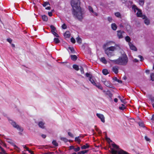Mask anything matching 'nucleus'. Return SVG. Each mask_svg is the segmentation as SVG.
<instances>
[{
	"label": "nucleus",
	"mask_w": 154,
	"mask_h": 154,
	"mask_svg": "<svg viewBox=\"0 0 154 154\" xmlns=\"http://www.w3.org/2000/svg\"><path fill=\"white\" fill-rule=\"evenodd\" d=\"M71 5L73 14L79 20H82L84 17L85 12L80 6L79 0H71Z\"/></svg>",
	"instance_id": "f257e3e1"
},
{
	"label": "nucleus",
	"mask_w": 154,
	"mask_h": 154,
	"mask_svg": "<svg viewBox=\"0 0 154 154\" xmlns=\"http://www.w3.org/2000/svg\"><path fill=\"white\" fill-rule=\"evenodd\" d=\"M132 9L134 11L135 13H136V14L138 17L142 18L144 19L145 23L148 25L150 23V21L148 18L144 15H143L141 10L139 9L135 5H133L132 7Z\"/></svg>",
	"instance_id": "f03ea898"
},
{
	"label": "nucleus",
	"mask_w": 154,
	"mask_h": 154,
	"mask_svg": "<svg viewBox=\"0 0 154 154\" xmlns=\"http://www.w3.org/2000/svg\"><path fill=\"white\" fill-rule=\"evenodd\" d=\"M128 57L126 55L122 57H120L118 59L115 60H110L113 63L115 64L120 65H125L127 63Z\"/></svg>",
	"instance_id": "7ed1b4c3"
},
{
	"label": "nucleus",
	"mask_w": 154,
	"mask_h": 154,
	"mask_svg": "<svg viewBox=\"0 0 154 154\" xmlns=\"http://www.w3.org/2000/svg\"><path fill=\"white\" fill-rule=\"evenodd\" d=\"M116 50L115 46L108 47L105 50V53L109 57H110L115 55L114 51Z\"/></svg>",
	"instance_id": "20e7f679"
},
{
	"label": "nucleus",
	"mask_w": 154,
	"mask_h": 154,
	"mask_svg": "<svg viewBox=\"0 0 154 154\" xmlns=\"http://www.w3.org/2000/svg\"><path fill=\"white\" fill-rule=\"evenodd\" d=\"M9 123L15 128H16L18 131H22L23 129L22 128L20 127L18 125H17L15 122L13 121L12 120L8 119Z\"/></svg>",
	"instance_id": "39448f33"
},
{
	"label": "nucleus",
	"mask_w": 154,
	"mask_h": 154,
	"mask_svg": "<svg viewBox=\"0 0 154 154\" xmlns=\"http://www.w3.org/2000/svg\"><path fill=\"white\" fill-rule=\"evenodd\" d=\"M97 116L99 118L101 121L103 123L105 122V117L102 114L97 113L96 114Z\"/></svg>",
	"instance_id": "423d86ee"
},
{
	"label": "nucleus",
	"mask_w": 154,
	"mask_h": 154,
	"mask_svg": "<svg viewBox=\"0 0 154 154\" xmlns=\"http://www.w3.org/2000/svg\"><path fill=\"white\" fill-rule=\"evenodd\" d=\"M125 33L121 30L117 31V36L119 38H123V36L125 35Z\"/></svg>",
	"instance_id": "0eeeda50"
},
{
	"label": "nucleus",
	"mask_w": 154,
	"mask_h": 154,
	"mask_svg": "<svg viewBox=\"0 0 154 154\" xmlns=\"http://www.w3.org/2000/svg\"><path fill=\"white\" fill-rule=\"evenodd\" d=\"M88 10L94 16H97L98 14L97 13L94 12L93 8L90 6H88Z\"/></svg>",
	"instance_id": "6e6552de"
},
{
	"label": "nucleus",
	"mask_w": 154,
	"mask_h": 154,
	"mask_svg": "<svg viewBox=\"0 0 154 154\" xmlns=\"http://www.w3.org/2000/svg\"><path fill=\"white\" fill-rule=\"evenodd\" d=\"M102 82L107 87H111L112 86L111 83L109 81H107L105 79H103Z\"/></svg>",
	"instance_id": "1a4fd4ad"
},
{
	"label": "nucleus",
	"mask_w": 154,
	"mask_h": 154,
	"mask_svg": "<svg viewBox=\"0 0 154 154\" xmlns=\"http://www.w3.org/2000/svg\"><path fill=\"white\" fill-rule=\"evenodd\" d=\"M130 49L131 50H133L134 51H137V48L136 47L133 45V44L131 42H129L128 43Z\"/></svg>",
	"instance_id": "9d476101"
},
{
	"label": "nucleus",
	"mask_w": 154,
	"mask_h": 154,
	"mask_svg": "<svg viewBox=\"0 0 154 154\" xmlns=\"http://www.w3.org/2000/svg\"><path fill=\"white\" fill-rule=\"evenodd\" d=\"M112 71L115 73L117 74L119 72V68L117 66H115L112 67Z\"/></svg>",
	"instance_id": "9b49d317"
},
{
	"label": "nucleus",
	"mask_w": 154,
	"mask_h": 154,
	"mask_svg": "<svg viewBox=\"0 0 154 154\" xmlns=\"http://www.w3.org/2000/svg\"><path fill=\"white\" fill-rule=\"evenodd\" d=\"M70 34L69 31H66L64 34V36L66 38H69L70 37Z\"/></svg>",
	"instance_id": "f8f14e48"
},
{
	"label": "nucleus",
	"mask_w": 154,
	"mask_h": 154,
	"mask_svg": "<svg viewBox=\"0 0 154 154\" xmlns=\"http://www.w3.org/2000/svg\"><path fill=\"white\" fill-rule=\"evenodd\" d=\"M38 126L40 127L43 128L45 127L44 123L42 122H40L38 123Z\"/></svg>",
	"instance_id": "ddd939ff"
},
{
	"label": "nucleus",
	"mask_w": 154,
	"mask_h": 154,
	"mask_svg": "<svg viewBox=\"0 0 154 154\" xmlns=\"http://www.w3.org/2000/svg\"><path fill=\"white\" fill-rule=\"evenodd\" d=\"M111 28L113 30H116L117 29V26L115 23H113L111 24Z\"/></svg>",
	"instance_id": "4468645a"
},
{
	"label": "nucleus",
	"mask_w": 154,
	"mask_h": 154,
	"mask_svg": "<svg viewBox=\"0 0 154 154\" xmlns=\"http://www.w3.org/2000/svg\"><path fill=\"white\" fill-rule=\"evenodd\" d=\"M100 61L104 64H106L107 63V62L105 58L104 57H101L100 58Z\"/></svg>",
	"instance_id": "2eb2a0df"
},
{
	"label": "nucleus",
	"mask_w": 154,
	"mask_h": 154,
	"mask_svg": "<svg viewBox=\"0 0 154 154\" xmlns=\"http://www.w3.org/2000/svg\"><path fill=\"white\" fill-rule=\"evenodd\" d=\"M81 137H76L75 138V141L76 142H77L79 144L80 143V142L81 141V139H80V138Z\"/></svg>",
	"instance_id": "dca6fc26"
},
{
	"label": "nucleus",
	"mask_w": 154,
	"mask_h": 154,
	"mask_svg": "<svg viewBox=\"0 0 154 154\" xmlns=\"http://www.w3.org/2000/svg\"><path fill=\"white\" fill-rule=\"evenodd\" d=\"M94 85L96 86L97 88H98L99 89H100V90H102L103 89V87L99 83H96V85Z\"/></svg>",
	"instance_id": "f3484780"
},
{
	"label": "nucleus",
	"mask_w": 154,
	"mask_h": 154,
	"mask_svg": "<svg viewBox=\"0 0 154 154\" xmlns=\"http://www.w3.org/2000/svg\"><path fill=\"white\" fill-rule=\"evenodd\" d=\"M42 18L43 20L44 21H47L48 20V17L45 15H43L42 16Z\"/></svg>",
	"instance_id": "a211bd4d"
},
{
	"label": "nucleus",
	"mask_w": 154,
	"mask_h": 154,
	"mask_svg": "<svg viewBox=\"0 0 154 154\" xmlns=\"http://www.w3.org/2000/svg\"><path fill=\"white\" fill-rule=\"evenodd\" d=\"M89 145L88 144H86L85 145L82 146H81V149H86L89 147Z\"/></svg>",
	"instance_id": "6ab92c4d"
},
{
	"label": "nucleus",
	"mask_w": 154,
	"mask_h": 154,
	"mask_svg": "<svg viewBox=\"0 0 154 154\" xmlns=\"http://www.w3.org/2000/svg\"><path fill=\"white\" fill-rule=\"evenodd\" d=\"M89 80L91 83L94 85H96V83H95V81L91 77H90V78L89 79Z\"/></svg>",
	"instance_id": "aec40b11"
},
{
	"label": "nucleus",
	"mask_w": 154,
	"mask_h": 154,
	"mask_svg": "<svg viewBox=\"0 0 154 154\" xmlns=\"http://www.w3.org/2000/svg\"><path fill=\"white\" fill-rule=\"evenodd\" d=\"M71 59L73 60H75L77 58V57L75 55H71Z\"/></svg>",
	"instance_id": "412c9836"
},
{
	"label": "nucleus",
	"mask_w": 154,
	"mask_h": 154,
	"mask_svg": "<svg viewBox=\"0 0 154 154\" xmlns=\"http://www.w3.org/2000/svg\"><path fill=\"white\" fill-rule=\"evenodd\" d=\"M102 72L103 74L104 75H107L108 74V70L106 69H105L103 70Z\"/></svg>",
	"instance_id": "4be33fe9"
},
{
	"label": "nucleus",
	"mask_w": 154,
	"mask_h": 154,
	"mask_svg": "<svg viewBox=\"0 0 154 154\" xmlns=\"http://www.w3.org/2000/svg\"><path fill=\"white\" fill-rule=\"evenodd\" d=\"M6 141L10 143V144H12V145H13L14 144V142L13 141L11 140V139H7L6 140Z\"/></svg>",
	"instance_id": "5701e85b"
},
{
	"label": "nucleus",
	"mask_w": 154,
	"mask_h": 154,
	"mask_svg": "<svg viewBox=\"0 0 154 154\" xmlns=\"http://www.w3.org/2000/svg\"><path fill=\"white\" fill-rule=\"evenodd\" d=\"M125 40L129 43L130 42L131 38L130 37L128 36H127L125 38Z\"/></svg>",
	"instance_id": "b1692460"
},
{
	"label": "nucleus",
	"mask_w": 154,
	"mask_h": 154,
	"mask_svg": "<svg viewBox=\"0 0 154 154\" xmlns=\"http://www.w3.org/2000/svg\"><path fill=\"white\" fill-rule=\"evenodd\" d=\"M73 67L76 70H78L79 69V66L76 65H73Z\"/></svg>",
	"instance_id": "393cba45"
},
{
	"label": "nucleus",
	"mask_w": 154,
	"mask_h": 154,
	"mask_svg": "<svg viewBox=\"0 0 154 154\" xmlns=\"http://www.w3.org/2000/svg\"><path fill=\"white\" fill-rule=\"evenodd\" d=\"M76 40L77 41V42L79 43V44H81L82 42V40L79 37H78L76 38Z\"/></svg>",
	"instance_id": "a878e982"
},
{
	"label": "nucleus",
	"mask_w": 154,
	"mask_h": 154,
	"mask_svg": "<svg viewBox=\"0 0 154 154\" xmlns=\"http://www.w3.org/2000/svg\"><path fill=\"white\" fill-rule=\"evenodd\" d=\"M50 28L52 32L56 31V28L53 26L51 25L50 26Z\"/></svg>",
	"instance_id": "bb28decb"
},
{
	"label": "nucleus",
	"mask_w": 154,
	"mask_h": 154,
	"mask_svg": "<svg viewBox=\"0 0 154 154\" xmlns=\"http://www.w3.org/2000/svg\"><path fill=\"white\" fill-rule=\"evenodd\" d=\"M54 42L56 44L60 42V40L57 38H54Z\"/></svg>",
	"instance_id": "cd10ccee"
},
{
	"label": "nucleus",
	"mask_w": 154,
	"mask_h": 154,
	"mask_svg": "<svg viewBox=\"0 0 154 154\" xmlns=\"http://www.w3.org/2000/svg\"><path fill=\"white\" fill-rule=\"evenodd\" d=\"M144 3V0H139V5L142 6L143 5Z\"/></svg>",
	"instance_id": "c85d7f7f"
},
{
	"label": "nucleus",
	"mask_w": 154,
	"mask_h": 154,
	"mask_svg": "<svg viewBox=\"0 0 154 154\" xmlns=\"http://www.w3.org/2000/svg\"><path fill=\"white\" fill-rule=\"evenodd\" d=\"M139 125L140 127H144V124L143 122L141 121V122H139Z\"/></svg>",
	"instance_id": "c756f323"
},
{
	"label": "nucleus",
	"mask_w": 154,
	"mask_h": 154,
	"mask_svg": "<svg viewBox=\"0 0 154 154\" xmlns=\"http://www.w3.org/2000/svg\"><path fill=\"white\" fill-rule=\"evenodd\" d=\"M119 109L121 110H124L125 109V106L124 104H122V106L119 107Z\"/></svg>",
	"instance_id": "7c9ffc66"
},
{
	"label": "nucleus",
	"mask_w": 154,
	"mask_h": 154,
	"mask_svg": "<svg viewBox=\"0 0 154 154\" xmlns=\"http://www.w3.org/2000/svg\"><path fill=\"white\" fill-rule=\"evenodd\" d=\"M60 139L61 140L65 142H66L68 141V139L65 137H61Z\"/></svg>",
	"instance_id": "2f4dec72"
},
{
	"label": "nucleus",
	"mask_w": 154,
	"mask_h": 154,
	"mask_svg": "<svg viewBox=\"0 0 154 154\" xmlns=\"http://www.w3.org/2000/svg\"><path fill=\"white\" fill-rule=\"evenodd\" d=\"M150 77L151 80L152 81H154V73H151L150 75Z\"/></svg>",
	"instance_id": "473e14b6"
},
{
	"label": "nucleus",
	"mask_w": 154,
	"mask_h": 154,
	"mask_svg": "<svg viewBox=\"0 0 154 154\" xmlns=\"http://www.w3.org/2000/svg\"><path fill=\"white\" fill-rule=\"evenodd\" d=\"M52 33L55 36H56L57 37H59V35L56 33V32H55V31L53 32H52Z\"/></svg>",
	"instance_id": "72a5a7b5"
},
{
	"label": "nucleus",
	"mask_w": 154,
	"mask_h": 154,
	"mask_svg": "<svg viewBox=\"0 0 154 154\" xmlns=\"http://www.w3.org/2000/svg\"><path fill=\"white\" fill-rule=\"evenodd\" d=\"M1 152L0 151V154H5V151L3 148H1Z\"/></svg>",
	"instance_id": "f704fd0d"
},
{
	"label": "nucleus",
	"mask_w": 154,
	"mask_h": 154,
	"mask_svg": "<svg viewBox=\"0 0 154 154\" xmlns=\"http://www.w3.org/2000/svg\"><path fill=\"white\" fill-rule=\"evenodd\" d=\"M48 5H49V3L48 2H44V4H43V6L44 7H45Z\"/></svg>",
	"instance_id": "c9c22d12"
},
{
	"label": "nucleus",
	"mask_w": 154,
	"mask_h": 154,
	"mask_svg": "<svg viewBox=\"0 0 154 154\" xmlns=\"http://www.w3.org/2000/svg\"><path fill=\"white\" fill-rule=\"evenodd\" d=\"M80 150V148L79 147H78L76 148H75L74 149V151L76 152H78Z\"/></svg>",
	"instance_id": "e433bc0d"
},
{
	"label": "nucleus",
	"mask_w": 154,
	"mask_h": 154,
	"mask_svg": "<svg viewBox=\"0 0 154 154\" xmlns=\"http://www.w3.org/2000/svg\"><path fill=\"white\" fill-rule=\"evenodd\" d=\"M1 145H2L3 146H6L5 144L2 141H1V143L0 142V148H1H1H2L1 146Z\"/></svg>",
	"instance_id": "4c0bfd02"
},
{
	"label": "nucleus",
	"mask_w": 154,
	"mask_h": 154,
	"mask_svg": "<svg viewBox=\"0 0 154 154\" xmlns=\"http://www.w3.org/2000/svg\"><path fill=\"white\" fill-rule=\"evenodd\" d=\"M52 143L55 146H58L57 143L56 141L55 140H54L52 141Z\"/></svg>",
	"instance_id": "58836bf2"
},
{
	"label": "nucleus",
	"mask_w": 154,
	"mask_h": 154,
	"mask_svg": "<svg viewBox=\"0 0 154 154\" xmlns=\"http://www.w3.org/2000/svg\"><path fill=\"white\" fill-rule=\"evenodd\" d=\"M115 16L117 17H120L121 16L120 14L119 13L117 12L115 13Z\"/></svg>",
	"instance_id": "ea45409f"
},
{
	"label": "nucleus",
	"mask_w": 154,
	"mask_h": 154,
	"mask_svg": "<svg viewBox=\"0 0 154 154\" xmlns=\"http://www.w3.org/2000/svg\"><path fill=\"white\" fill-rule=\"evenodd\" d=\"M113 43V42H108L106 43V45L107 46H110V45H112V44Z\"/></svg>",
	"instance_id": "a19ab883"
},
{
	"label": "nucleus",
	"mask_w": 154,
	"mask_h": 154,
	"mask_svg": "<svg viewBox=\"0 0 154 154\" xmlns=\"http://www.w3.org/2000/svg\"><path fill=\"white\" fill-rule=\"evenodd\" d=\"M62 27L63 29H65L67 27L65 24H63L62 25Z\"/></svg>",
	"instance_id": "79ce46f5"
},
{
	"label": "nucleus",
	"mask_w": 154,
	"mask_h": 154,
	"mask_svg": "<svg viewBox=\"0 0 154 154\" xmlns=\"http://www.w3.org/2000/svg\"><path fill=\"white\" fill-rule=\"evenodd\" d=\"M71 41L73 43H75V40L73 38H71Z\"/></svg>",
	"instance_id": "37998d69"
},
{
	"label": "nucleus",
	"mask_w": 154,
	"mask_h": 154,
	"mask_svg": "<svg viewBox=\"0 0 154 154\" xmlns=\"http://www.w3.org/2000/svg\"><path fill=\"white\" fill-rule=\"evenodd\" d=\"M108 20L110 22H111L112 21V17H109L108 18Z\"/></svg>",
	"instance_id": "c03bdc74"
},
{
	"label": "nucleus",
	"mask_w": 154,
	"mask_h": 154,
	"mask_svg": "<svg viewBox=\"0 0 154 154\" xmlns=\"http://www.w3.org/2000/svg\"><path fill=\"white\" fill-rule=\"evenodd\" d=\"M24 148L26 149L27 151H29L30 150L29 149V148L27 147L25 145L23 146Z\"/></svg>",
	"instance_id": "a18cd8bd"
},
{
	"label": "nucleus",
	"mask_w": 154,
	"mask_h": 154,
	"mask_svg": "<svg viewBox=\"0 0 154 154\" xmlns=\"http://www.w3.org/2000/svg\"><path fill=\"white\" fill-rule=\"evenodd\" d=\"M88 151L87 150H83L81 151L82 154H85L88 152Z\"/></svg>",
	"instance_id": "49530a36"
},
{
	"label": "nucleus",
	"mask_w": 154,
	"mask_h": 154,
	"mask_svg": "<svg viewBox=\"0 0 154 154\" xmlns=\"http://www.w3.org/2000/svg\"><path fill=\"white\" fill-rule=\"evenodd\" d=\"M86 76L87 77L89 78V79L90 78V77H91L90 76V75L88 73H86Z\"/></svg>",
	"instance_id": "de8ad7c7"
},
{
	"label": "nucleus",
	"mask_w": 154,
	"mask_h": 154,
	"mask_svg": "<svg viewBox=\"0 0 154 154\" xmlns=\"http://www.w3.org/2000/svg\"><path fill=\"white\" fill-rule=\"evenodd\" d=\"M145 138L146 141H150V139L147 136H145Z\"/></svg>",
	"instance_id": "09e8293b"
},
{
	"label": "nucleus",
	"mask_w": 154,
	"mask_h": 154,
	"mask_svg": "<svg viewBox=\"0 0 154 154\" xmlns=\"http://www.w3.org/2000/svg\"><path fill=\"white\" fill-rule=\"evenodd\" d=\"M138 57L140 58V61H142L143 60V57H142V56H141V55H139L138 56Z\"/></svg>",
	"instance_id": "8fccbe9b"
},
{
	"label": "nucleus",
	"mask_w": 154,
	"mask_h": 154,
	"mask_svg": "<svg viewBox=\"0 0 154 154\" xmlns=\"http://www.w3.org/2000/svg\"><path fill=\"white\" fill-rule=\"evenodd\" d=\"M68 135L70 136L71 137H73V134L70 132H69L68 133Z\"/></svg>",
	"instance_id": "3c124183"
},
{
	"label": "nucleus",
	"mask_w": 154,
	"mask_h": 154,
	"mask_svg": "<svg viewBox=\"0 0 154 154\" xmlns=\"http://www.w3.org/2000/svg\"><path fill=\"white\" fill-rule=\"evenodd\" d=\"M69 49L71 50L72 52H73L74 51V49L73 48H72L71 47H69Z\"/></svg>",
	"instance_id": "603ef678"
},
{
	"label": "nucleus",
	"mask_w": 154,
	"mask_h": 154,
	"mask_svg": "<svg viewBox=\"0 0 154 154\" xmlns=\"http://www.w3.org/2000/svg\"><path fill=\"white\" fill-rule=\"evenodd\" d=\"M69 149H73L74 150V146H69Z\"/></svg>",
	"instance_id": "864d4df0"
},
{
	"label": "nucleus",
	"mask_w": 154,
	"mask_h": 154,
	"mask_svg": "<svg viewBox=\"0 0 154 154\" xmlns=\"http://www.w3.org/2000/svg\"><path fill=\"white\" fill-rule=\"evenodd\" d=\"M48 14L50 17H51L52 15V13L51 12H49L48 13Z\"/></svg>",
	"instance_id": "5fc2aeb1"
},
{
	"label": "nucleus",
	"mask_w": 154,
	"mask_h": 154,
	"mask_svg": "<svg viewBox=\"0 0 154 154\" xmlns=\"http://www.w3.org/2000/svg\"><path fill=\"white\" fill-rule=\"evenodd\" d=\"M7 41L10 43H11L12 41L11 39L10 38H8L7 39Z\"/></svg>",
	"instance_id": "6e6d98bb"
},
{
	"label": "nucleus",
	"mask_w": 154,
	"mask_h": 154,
	"mask_svg": "<svg viewBox=\"0 0 154 154\" xmlns=\"http://www.w3.org/2000/svg\"><path fill=\"white\" fill-rule=\"evenodd\" d=\"M152 103L153 107L154 108V100L153 99H152Z\"/></svg>",
	"instance_id": "4d7b16f0"
},
{
	"label": "nucleus",
	"mask_w": 154,
	"mask_h": 154,
	"mask_svg": "<svg viewBox=\"0 0 154 154\" xmlns=\"http://www.w3.org/2000/svg\"><path fill=\"white\" fill-rule=\"evenodd\" d=\"M117 79V78L116 77H114L113 78V80L114 81H116Z\"/></svg>",
	"instance_id": "13d9d810"
},
{
	"label": "nucleus",
	"mask_w": 154,
	"mask_h": 154,
	"mask_svg": "<svg viewBox=\"0 0 154 154\" xmlns=\"http://www.w3.org/2000/svg\"><path fill=\"white\" fill-rule=\"evenodd\" d=\"M42 137L43 138H45L46 137V135L45 134H42Z\"/></svg>",
	"instance_id": "bf43d9fd"
},
{
	"label": "nucleus",
	"mask_w": 154,
	"mask_h": 154,
	"mask_svg": "<svg viewBox=\"0 0 154 154\" xmlns=\"http://www.w3.org/2000/svg\"><path fill=\"white\" fill-rule=\"evenodd\" d=\"M116 82H118L121 83H122V81L120 80H119L118 79H117V81Z\"/></svg>",
	"instance_id": "052dcab7"
},
{
	"label": "nucleus",
	"mask_w": 154,
	"mask_h": 154,
	"mask_svg": "<svg viewBox=\"0 0 154 154\" xmlns=\"http://www.w3.org/2000/svg\"><path fill=\"white\" fill-rule=\"evenodd\" d=\"M28 152L29 153H30L31 154H34L33 152L30 150H29Z\"/></svg>",
	"instance_id": "680f3d73"
},
{
	"label": "nucleus",
	"mask_w": 154,
	"mask_h": 154,
	"mask_svg": "<svg viewBox=\"0 0 154 154\" xmlns=\"http://www.w3.org/2000/svg\"><path fill=\"white\" fill-rule=\"evenodd\" d=\"M118 99L116 98H115L114 99V101L116 103L118 102Z\"/></svg>",
	"instance_id": "e2e57ef3"
},
{
	"label": "nucleus",
	"mask_w": 154,
	"mask_h": 154,
	"mask_svg": "<svg viewBox=\"0 0 154 154\" xmlns=\"http://www.w3.org/2000/svg\"><path fill=\"white\" fill-rule=\"evenodd\" d=\"M109 96L111 98L112 97V95L111 93H109Z\"/></svg>",
	"instance_id": "0e129e2a"
},
{
	"label": "nucleus",
	"mask_w": 154,
	"mask_h": 154,
	"mask_svg": "<svg viewBox=\"0 0 154 154\" xmlns=\"http://www.w3.org/2000/svg\"><path fill=\"white\" fill-rule=\"evenodd\" d=\"M45 9L47 10H50L51 9V7L50 6H48Z\"/></svg>",
	"instance_id": "69168bd1"
},
{
	"label": "nucleus",
	"mask_w": 154,
	"mask_h": 154,
	"mask_svg": "<svg viewBox=\"0 0 154 154\" xmlns=\"http://www.w3.org/2000/svg\"><path fill=\"white\" fill-rule=\"evenodd\" d=\"M120 100L122 103H124V100L123 99H120Z\"/></svg>",
	"instance_id": "338daca9"
},
{
	"label": "nucleus",
	"mask_w": 154,
	"mask_h": 154,
	"mask_svg": "<svg viewBox=\"0 0 154 154\" xmlns=\"http://www.w3.org/2000/svg\"><path fill=\"white\" fill-rule=\"evenodd\" d=\"M152 119L154 120V114L152 116Z\"/></svg>",
	"instance_id": "774afa93"
}]
</instances>
